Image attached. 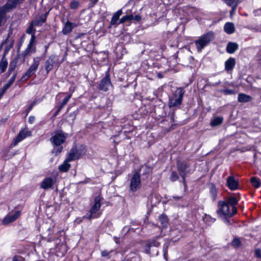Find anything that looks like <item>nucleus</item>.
I'll list each match as a JSON object with an SVG mask.
<instances>
[{
    "label": "nucleus",
    "instance_id": "f257e3e1",
    "mask_svg": "<svg viewBox=\"0 0 261 261\" xmlns=\"http://www.w3.org/2000/svg\"><path fill=\"white\" fill-rule=\"evenodd\" d=\"M237 202L238 200L236 197H229L227 201H219L217 214L222 218L232 217L237 213V208L234 205Z\"/></svg>",
    "mask_w": 261,
    "mask_h": 261
},
{
    "label": "nucleus",
    "instance_id": "f03ea898",
    "mask_svg": "<svg viewBox=\"0 0 261 261\" xmlns=\"http://www.w3.org/2000/svg\"><path fill=\"white\" fill-rule=\"evenodd\" d=\"M214 38V33L212 32H208L200 37L195 42L198 51H201L202 49L208 45L210 42L213 40Z\"/></svg>",
    "mask_w": 261,
    "mask_h": 261
},
{
    "label": "nucleus",
    "instance_id": "7ed1b4c3",
    "mask_svg": "<svg viewBox=\"0 0 261 261\" xmlns=\"http://www.w3.org/2000/svg\"><path fill=\"white\" fill-rule=\"evenodd\" d=\"M185 92V90L182 88H177L173 96L170 98L169 106L173 107L180 106L182 102Z\"/></svg>",
    "mask_w": 261,
    "mask_h": 261
},
{
    "label": "nucleus",
    "instance_id": "20e7f679",
    "mask_svg": "<svg viewBox=\"0 0 261 261\" xmlns=\"http://www.w3.org/2000/svg\"><path fill=\"white\" fill-rule=\"evenodd\" d=\"M67 135L62 130H58L55 132V135L50 138V140L54 146H60L65 142Z\"/></svg>",
    "mask_w": 261,
    "mask_h": 261
},
{
    "label": "nucleus",
    "instance_id": "39448f33",
    "mask_svg": "<svg viewBox=\"0 0 261 261\" xmlns=\"http://www.w3.org/2000/svg\"><path fill=\"white\" fill-rule=\"evenodd\" d=\"M40 58L39 57L35 58L33 60V63L30 66L24 75L21 78L22 80L26 81L31 76H32L37 70L40 64Z\"/></svg>",
    "mask_w": 261,
    "mask_h": 261
},
{
    "label": "nucleus",
    "instance_id": "423d86ee",
    "mask_svg": "<svg viewBox=\"0 0 261 261\" xmlns=\"http://www.w3.org/2000/svg\"><path fill=\"white\" fill-rule=\"evenodd\" d=\"M189 165L185 161H178L177 163V167L180 176L183 179V183L186 187L185 177L186 175L189 173L190 170Z\"/></svg>",
    "mask_w": 261,
    "mask_h": 261
},
{
    "label": "nucleus",
    "instance_id": "0eeeda50",
    "mask_svg": "<svg viewBox=\"0 0 261 261\" xmlns=\"http://www.w3.org/2000/svg\"><path fill=\"white\" fill-rule=\"evenodd\" d=\"M60 64V63H59V57L54 55H51L46 60L44 63V67L46 73L48 74V72L52 70L54 65L59 66Z\"/></svg>",
    "mask_w": 261,
    "mask_h": 261
},
{
    "label": "nucleus",
    "instance_id": "6e6552de",
    "mask_svg": "<svg viewBox=\"0 0 261 261\" xmlns=\"http://www.w3.org/2000/svg\"><path fill=\"white\" fill-rule=\"evenodd\" d=\"M86 151L85 148L81 146L79 148L72 149L68 154L67 161H74L79 159L81 156L85 154Z\"/></svg>",
    "mask_w": 261,
    "mask_h": 261
},
{
    "label": "nucleus",
    "instance_id": "1a4fd4ad",
    "mask_svg": "<svg viewBox=\"0 0 261 261\" xmlns=\"http://www.w3.org/2000/svg\"><path fill=\"white\" fill-rule=\"evenodd\" d=\"M140 186V175L138 172H135L130 180V189L133 191H136Z\"/></svg>",
    "mask_w": 261,
    "mask_h": 261
},
{
    "label": "nucleus",
    "instance_id": "9d476101",
    "mask_svg": "<svg viewBox=\"0 0 261 261\" xmlns=\"http://www.w3.org/2000/svg\"><path fill=\"white\" fill-rule=\"evenodd\" d=\"M112 85L110 79L109 73H107L106 76L100 81L99 84V90L103 91H107L109 88L112 87Z\"/></svg>",
    "mask_w": 261,
    "mask_h": 261
},
{
    "label": "nucleus",
    "instance_id": "9b49d317",
    "mask_svg": "<svg viewBox=\"0 0 261 261\" xmlns=\"http://www.w3.org/2000/svg\"><path fill=\"white\" fill-rule=\"evenodd\" d=\"M24 0H8L7 3L2 7L3 10L5 12V14L10 10L16 7L18 4H21Z\"/></svg>",
    "mask_w": 261,
    "mask_h": 261
},
{
    "label": "nucleus",
    "instance_id": "f8f14e48",
    "mask_svg": "<svg viewBox=\"0 0 261 261\" xmlns=\"http://www.w3.org/2000/svg\"><path fill=\"white\" fill-rule=\"evenodd\" d=\"M101 198L100 197H96L95 199V203L93 205L92 208L90 210V214L88 217L89 219L97 217V216H93V215L96 214V213L99 210L100 207V201Z\"/></svg>",
    "mask_w": 261,
    "mask_h": 261
},
{
    "label": "nucleus",
    "instance_id": "ddd939ff",
    "mask_svg": "<svg viewBox=\"0 0 261 261\" xmlns=\"http://www.w3.org/2000/svg\"><path fill=\"white\" fill-rule=\"evenodd\" d=\"M20 215V211L15 212L13 215H8L3 220V224L4 225L8 224L15 221Z\"/></svg>",
    "mask_w": 261,
    "mask_h": 261
},
{
    "label": "nucleus",
    "instance_id": "4468645a",
    "mask_svg": "<svg viewBox=\"0 0 261 261\" xmlns=\"http://www.w3.org/2000/svg\"><path fill=\"white\" fill-rule=\"evenodd\" d=\"M135 7H133L131 9H127L126 11V15L123 16L120 19L119 23H122L126 21H129L133 19V14L136 13V11H134Z\"/></svg>",
    "mask_w": 261,
    "mask_h": 261
},
{
    "label": "nucleus",
    "instance_id": "2eb2a0df",
    "mask_svg": "<svg viewBox=\"0 0 261 261\" xmlns=\"http://www.w3.org/2000/svg\"><path fill=\"white\" fill-rule=\"evenodd\" d=\"M227 185L231 190H234L238 187V182L233 176H229L227 179Z\"/></svg>",
    "mask_w": 261,
    "mask_h": 261
},
{
    "label": "nucleus",
    "instance_id": "dca6fc26",
    "mask_svg": "<svg viewBox=\"0 0 261 261\" xmlns=\"http://www.w3.org/2000/svg\"><path fill=\"white\" fill-rule=\"evenodd\" d=\"M28 132L24 130H21L17 136L14 139L12 145H16L19 142L24 139L27 136Z\"/></svg>",
    "mask_w": 261,
    "mask_h": 261
},
{
    "label": "nucleus",
    "instance_id": "f3484780",
    "mask_svg": "<svg viewBox=\"0 0 261 261\" xmlns=\"http://www.w3.org/2000/svg\"><path fill=\"white\" fill-rule=\"evenodd\" d=\"M75 27V24L69 21H67L63 29L62 33L64 35H67L72 32V29Z\"/></svg>",
    "mask_w": 261,
    "mask_h": 261
},
{
    "label": "nucleus",
    "instance_id": "a211bd4d",
    "mask_svg": "<svg viewBox=\"0 0 261 261\" xmlns=\"http://www.w3.org/2000/svg\"><path fill=\"white\" fill-rule=\"evenodd\" d=\"M236 64V60L234 58H230L225 63V69L226 71H229L232 70Z\"/></svg>",
    "mask_w": 261,
    "mask_h": 261
},
{
    "label": "nucleus",
    "instance_id": "6ab92c4d",
    "mask_svg": "<svg viewBox=\"0 0 261 261\" xmlns=\"http://www.w3.org/2000/svg\"><path fill=\"white\" fill-rule=\"evenodd\" d=\"M54 183L53 179L50 177L46 178L41 183V187L46 189L50 188Z\"/></svg>",
    "mask_w": 261,
    "mask_h": 261
},
{
    "label": "nucleus",
    "instance_id": "aec40b11",
    "mask_svg": "<svg viewBox=\"0 0 261 261\" xmlns=\"http://www.w3.org/2000/svg\"><path fill=\"white\" fill-rule=\"evenodd\" d=\"M8 63L7 59L5 55H3L1 61H0V73H2L5 72L8 67Z\"/></svg>",
    "mask_w": 261,
    "mask_h": 261
},
{
    "label": "nucleus",
    "instance_id": "412c9836",
    "mask_svg": "<svg viewBox=\"0 0 261 261\" xmlns=\"http://www.w3.org/2000/svg\"><path fill=\"white\" fill-rule=\"evenodd\" d=\"M224 30L228 34H232L235 31L234 25L232 22H227L224 25Z\"/></svg>",
    "mask_w": 261,
    "mask_h": 261
},
{
    "label": "nucleus",
    "instance_id": "4be33fe9",
    "mask_svg": "<svg viewBox=\"0 0 261 261\" xmlns=\"http://www.w3.org/2000/svg\"><path fill=\"white\" fill-rule=\"evenodd\" d=\"M238 48V45L236 43L229 42L226 46V51L229 54H233Z\"/></svg>",
    "mask_w": 261,
    "mask_h": 261
},
{
    "label": "nucleus",
    "instance_id": "5701e85b",
    "mask_svg": "<svg viewBox=\"0 0 261 261\" xmlns=\"http://www.w3.org/2000/svg\"><path fill=\"white\" fill-rule=\"evenodd\" d=\"M252 98L251 96L244 93H240L238 95V100L240 102L245 103L249 102L252 100Z\"/></svg>",
    "mask_w": 261,
    "mask_h": 261
},
{
    "label": "nucleus",
    "instance_id": "b1692460",
    "mask_svg": "<svg viewBox=\"0 0 261 261\" xmlns=\"http://www.w3.org/2000/svg\"><path fill=\"white\" fill-rule=\"evenodd\" d=\"M160 242L157 241L156 240H153L152 241L147 242V245L146 246L145 251L147 253H150V248L151 247H158L160 246Z\"/></svg>",
    "mask_w": 261,
    "mask_h": 261
},
{
    "label": "nucleus",
    "instance_id": "393cba45",
    "mask_svg": "<svg viewBox=\"0 0 261 261\" xmlns=\"http://www.w3.org/2000/svg\"><path fill=\"white\" fill-rule=\"evenodd\" d=\"M46 20V15L44 16H41L39 17L36 18L34 20H33L32 22L35 26H41L44 23Z\"/></svg>",
    "mask_w": 261,
    "mask_h": 261
},
{
    "label": "nucleus",
    "instance_id": "a878e982",
    "mask_svg": "<svg viewBox=\"0 0 261 261\" xmlns=\"http://www.w3.org/2000/svg\"><path fill=\"white\" fill-rule=\"evenodd\" d=\"M36 51V49L35 47H31L30 46L28 45L27 48L22 53V55L23 57V61L25 60V58L30 55L31 54L35 53Z\"/></svg>",
    "mask_w": 261,
    "mask_h": 261
},
{
    "label": "nucleus",
    "instance_id": "bb28decb",
    "mask_svg": "<svg viewBox=\"0 0 261 261\" xmlns=\"http://www.w3.org/2000/svg\"><path fill=\"white\" fill-rule=\"evenodd\" d=\"M223 118L220 117L214 118L211 122L210 124L213 127L220 125L223 122Z\"/></svg>",
    "mask_w": 261,
    "mask_h": 261
},
{
    "label": "nucleus",
    "instance_id": "cd10ccee",
    "mask_svg": "<svg viewBox=\"0 0 261 261\" xmlns=\"http://www.w3.org/2000/svg\"><path fill=\"white\" fill-rule=\"evenodd\" d=\"M122 10H119L117 11L113 16L111 21V25H115L116 24L117 21L119 19V17L122 14Z\"/></svg>",
    "mask_w": 261,
    "mask_h": 261
},
{
    "label": "nucleus",
    "instance_id": "c85d7f7f",
    "mask_svg": "<svg viewBox=\"0 0 261 261\" xmlns=\"http://www.w3.org/2000/svg\"><path fill=\"white\" fill-rule=\"evenodd\" d=\"M70 161H67L66 159L64 162L59 166V169L60 171L62 172L68 171L70 167V165L68 163V162Z\"/></svg>",
    "mask_w": 261,
    "mask_h": 261
},
{
    "label": "nucleus",
    "instance_id": "c756f323",
    "mask_svg": "<svg viewBox=\"0 0 261 261\" xmlns=\"http://www.w3.org/2000/svg\"><path fill=\"white\" fill-rule=\"evenodd\" d=\"M159 221L161 222L163 228H165L167 226L168 223V219L166 215L163 214H162L159 217Z\"/></svg>",
    "mask_w": 261,
    "mask_h": 261
},
{
    "label": "nucleus",
    "instance_id": "7c9ffc66",
    "mask_svg": "<svg viewBox=\"0 0 261 261\" xmlns=\"http://www.w3.org/2000/svg\"><path fill=\"white\" fill-rule=\"evenodd\" d=\"M250 181L252 186L255 188H258L260 186L261 182L260 180L255 177H251Z\"/></svg>",
    "mask_w": 261,
    "mask_h": 261
},
{
    "label": "nucleus",
    "instance_id": "2f4dec72",
    "mask_svg": "<svg viewBox=\"0 0 261 261\" xmlns=\"http://www.w3.org/2000/svg\"><path fill=\"white\" fill-rule=\"evenodd\" d=\"M17 62L16 61H13L10 64V66L8 71V76H10L11 73L14 71L16 66Z\"/></svg>",
    "mask_w": 261,
    "mask_h": 261
},
{
    "label": "nucleus",
    "instance_id": "473e14b6",
    "mask_svg": "<svg viewBox=\"0 0 261 261\" xmlns=\"http://www.w3.org/2000/svg\"><path fill=\"white\" fill-rule=\"evenodd\" d=\"M34 26H35L33 23L31 22L28 28L27 29L26 33L29 34H35V29H34Z\"/></svg>",
    "mask_w": 261,
    "mask_h": 261
},
{
    "label": "nucleus",
    "instance_id": "72a5a7b5",
    "mask_svg": "<svg viewBox=\"0 0 261 261\" xmlns=\"http://www.w3.org/2000/svg\"><path fill=\"white\" fill-rule=\"evenodd\" d=\"M63 149V147L60 146H56L53 149V153L55 154V155H58L59 153H60Z\"/></svg>",
    "mask_w": 261,
    "mask_h": 261
},
{
    "label": "nucleus",
    "instance_id": "f704fd0d",
    "mask_svg": "<svg viewBox=\"0 0 261 261\" xmlns=\"http://www.w3.org/2000/svg\"><path fill=\"white\" fill-rule=\"evenodd\" d=\"M241 242L239 238H234L232 242V245L235 248H238L241 246Z\"/></svg>",
    "mask_w": 261,
    "mask_h": 261
},
{
    "label": "nucleus",
    "instance_id": "c9c22d12",
    "mask_svg": "<svg viewBox=\"0 0 261 261\" xmlns=\"http://www.w3.org/2000/svg\"><path fill=\"white\" fill-rule=\"evenodd\" d=\"M179 177L177 173L175 171H173L170 175V180L172 181H175L178 179Z\"/></svg>",
    "mask_w": 261,
    "mask_h": 261
},
{
    "label": "nucleus",
    "instance_id": "e433bc0d",
    "mask_svg": "<svg viewBox=\"0 0 261 261\" xmlns=\"http://www.w3.org/2000/svg\"><path fill=\"white\" fill-rule=\"evenodd\" d=\"M79 6V3L76 1H72L71 2L70 6L71 9H76Z\"/></svg>",
    "mask_w": 261,
    "mask_h": 261
},
{
    "label": "nucleus",
    "instance_id": "4c0bfd02",
    "mask_svg": "<svg viewBox=\"0 0 261 261\" xmlns=\"http://www.w3.org/2000/svg\"><path fill=\"white\" fill-rule=\"evenodd\" d=\"M5 14V12L3 10V9L0 8V27L2 25V23Z\"/></svg>",
    "mask_w": 261,
    "mask_h": 261
},
{
    "label": "nucleus",
    "instance_id": "58836bf2",
    "mask_svg": "<svg viewBox=\"0 0 261 261\" xmlns=\"http://www.w3.org/2000/svg\"><path fill=\"white\" fill-rule=\"evenodd\" d=\"M223 92L225 95H231L235 94L234 91L231 89H225L223 90Z\"/></svg>",
    "mask_w": 261,
    "mask_h": 261
},
{
    "label": "nucleus",
    "instance_id": "ea45409f",
    "mask_svg": "<svg viewBox=\"0 0 261 261\" xmlns=\"http://www.w3.org/2000/svg\"><path fill=\"white\" fill-rule=\"evenodd\" d=\"M71 96V95L70 94H69L67 96H66L62 100L61 103V104H62V106H65L67 103Z\"/></svg>",
    "mask_w": 261,
    "mask_h": 261
},
{
    "label": "nucleus",
    "instance_id": "a19ab883",
    "mask_svg": "<svg viewBox=\"0 0 261 261\" xmlns=\"http://www.w3.org/2000/svg\"><path fill=\"white\" fill-rule=\"evenodd\" d=\"M35 39H36V37H35V34H32V35H31V39L30 41V42H29L28 45L30 46L31 47H33L35 41Z\"/></svg>",
    "mask_w": 261,
    "mask_h": 261
},
{
    "label": "nucleus",
    "instance_id": "79ce46f5",
    "mask_svg": "<svg viewBox=\"0 0 261 261\" xmlns=\"http://www.w3.org/2000/svg\"><path fill=\"white\" fill-rule=\"evenodd\" d=\"M210 192L212 195L216 194V189L214 187L213 184H210Z\"/></svg>",
    "mask_w": 261,
    "mask_h": 261
},
{
    "label": "nucleus",
    "instance_id": "37998d69",
    "mask_svg": "<svg viewBox=\"0 0 261 261\" xmlns=\"http://www.w3.org/2000/svg\"><path fill=\"white\" fill-rule=\"evenodd\" d=\"M12 46H13V44H12V43H11L10 45H7L5 47L4 53L3 54V55H5V57H6V55L8 53V52L9 51L10 49L12 47Z\"/></svg>",
    "mask_w": 261,
    "mask_h": 261
},
{
    "label": "nucleus",
    "instance_id": "c03bdc74",
    "mask_svg": "<svg viewBox=\"0 0 261 261\" xmlns=\"http://www.w3.org/2000/svg\"><path fill=\"white\" fill-rule=\"evenodd\" d=\"M76 116V112L74 111V112H73L72 113H70L69 114L68 117L69 118H70V120L73 121L75 119ZM69 120H70V119H69Z\"/></svg>",
    "mask_w": 261,
    "mask_h": 261
},
{
    "label": "nucleus",
    "instance_id": "a18cd8bd",
    "mask_svg": "<svg viewBox=\"0 0 261 261\" xmlns=\"http://www.w3.org/2000/svg\"><path fill=\"white\" fill-rule=\"evenodd\" d=\"M224 1L227 5H232L236 3L239 2V0H224Z\"/></svg>",
    "mask_w": 261,
    "mask_h": 261
},
{
    "label": "nucleus",
    "instance_id": "49530a36",
    "mask_svg": "<svg viewBox=\"0 0 261 261\" xmlns=\"http://www.w3.org/2000/svg\"><path fill=\"white\" fill-rule=\"evenodd\" d=\"M16 75H17V73L15 72L14 73V74L13 75V76L9 80L8 83L10 84L11 85H12V84L14 83V82L16 79Z\"/></svg>",
    "mask_w": 261,
    "mask_h": 261
},
{
    "label": "nucleus",
    "instance_id": "de8ad7c7",
    "mask_svg": "<svg viewBox=\"0 0 261 261\" xmlns=\"http://www.w3.org/2000/svg\"><path fill=\"white\" fill-rule=\"evenodd\" d=\"M255 256L257 258H261V250L259 248L255 249L254 251Z\"/></svg>",
    "mask_w": 261,
    "mask_h": 261
},
{
    "label": "nucleus",
    "instance_id": "09e8293b",
    "mask_svg": "<svg viewBox=\"0 0 261 261\" xmlns=\"http://www.w3.org/2000/svg\"><path fill=\"white\" fill-rule=\"evenodd\" d=\"M239 3H236L232 5H228L229 6L232 7V9L230 11V13L232 14L234 11H236Z\"/></svg>",
    "mask_w": 261,
    "mask_h": 261
},
{
    "label": "nucleus",
    "instance_id": "8fccbe9b",
    "mask_svg": "<svg viewBox=\"0 0 261 261\" xmlns=\"http://www.w3.org/2000/svg\"><path fill=\"white\" fill-rule=\"evenodd\" d=\"M133 20H134L137 22H139L141 20V16L139 15H136L135 16H133Z\"/></svg>",
    "mask_w": 261,
    "mask_h": 261
},
{
    "label": "nucleus",
    "instance_id": "3c124183",
    "mask_svg": "<svg viewBox=\"0 0 261 261\" xmlns=\"http://www.w3.org/2000/svg\"><path fill=\"white\" fill-rule=\"evenodd\" d=\"M6 90L4 89L3 87L0 89V99L2 98L4 94L5 93Z\"/></svg>",
    "mask_w": 261,
    "mask_h": 261
},
{
    "label": "nucleus",
    "instance_id": "603ef678",
    "mask_svg": "<svg viewBox=\"0 0 261 261\" xmlns=\"http://www.w3.org/2000/svg\"><path fill=\"white\" fill-rule=\"evenodd\" d=\"M13 261H22V258L21 256H15L13 258Z\"/></svg>",
    "mask_w": 261,
    "mask_h": 261
},
{
    "label": "nucleus",
    "instance_id": "864d4df0",
    "mask_svg": "<svg viewBox=\"0 0 261 261\" xmlns=\"http://www.w3.org/2000/svg\"><path fill=\"white\" fill-rule=\"evenodd\" d=\"M12 85L10 84L7 83L3 87V88L7 91V90Z\"/></svg>",
    "mask_w": 261,
    "mask_h": 261
},
{
    "label": "nucleus",
    "instance_id": "5fc2aeb1",
    "mask_svg": "<svg viewBox=\"0 0 261 261\" xmlns=\"http://www.w3.org/2000/svg\"><path fill=\"white\" fill-rule=\"evenodd\" d=\"M12 85L10 84L7 83L3 87V88L7 91V90Z\"/></svg>",
    "mask_w": 261,
    "mask_h": 261
},
{
    "label": "nucleus",
    "instance_id": "6e6d98bb",
    "mask_svg": "<svg viewBox=\"0 0 261 261\" xmlns=\"http://www.w3.org/2000/svg\"><path fill=\"white\" fill-rule=\"evenodd\" d=\"M109 255V252L107 251H103L101 252V255L103 257L108 256Z\"/></svg>",
    "mask_w": 261,
    "mask_h": 261
},
{
    "label": "nucleus",
    "instance_id": "4d7b16f0",
    "mask_svg": "<svg viewBox=\"0 0 261 261\" xmlns=\"http://www.w3.org/2000/svg\"><path fill=\"white\" fill-rule=\"evenodd\" d=\"M37 103V101H33L32 103L31 104V105L29 106V109H32L33 107Z\"/></svg>",
    "mask_w": 261,
    "mask_h": 261
},
{
    "label": "nucleus",
    "instance_id": "13d9d810",
    "mask_svg": "<svg viewBox=\"0 0 261 261\" xmlns=\"http://www.w3.org/2000/svg\"><path fill=\"white\" fill-rule=\"evenodd\" d=\"M7 40H8V39H6V40H5V41H3L1 44H0V51H1L2 50V49L4 44H5V43H6Z\"/></svg>",
    "mask_w": 261,
    "mask_h": 261
},
{
    "label": "nucleus",
    "instance_id": "bf43d9fd",
    "mask_svg": "<svg viewBox=\"0 0 261 261\" xmlns=\"http://www.w3.org/2000/svg\"><path fill=\"white\" fill-rule=\"evenodd\" d=\"M35 120V117L34 116H30L29 118V121L31 123H32Z\"/></svg>",
    "mask_w": 261,
    "mask_h": 261
},
{
    "label": "nucleus",
    "instance_id": "052dcab7",
    "mask_svg": "<svg viewBox=\"0 0 261 261\" xmlns=\"http://www.w3.org/2000/svg\"><path fill=\"white\" fill-rule=\"evenodd\" d=\"M220 83H221V81H220V80H219L217 82H216L215 83L211 84V85L212 86H216L220 84Z\"/></svg>",
    "mask_w": 261,
    "mask_h": 261
},
{
    "label": "nucleus",
    "instance_id": "680f3d73",
    "mask_svg": "<svg viewBox=\"0 0 261 261\" xmlns=\"http://www.w3.org/2000/svg\"><path fill=\"white\" fill-rule=\"evenodd\" d=\"M65 106H62V104H60V105L58 107V112H60V111L62 109V108L64 107Z\"/></svg>",
    "mask_w": 261,
    "mask_h": 261
},
{
    "label": "nucleus",
    "instance_id": "e2e57ef3",
    "mask_svg": "<svg viewBox=\"0 0 261 261\" xmlns=\"http://www.w3.org/2000/svg\"><path fill=\"white\" fill-rule=\"evenodd\" d=\"M228 218H224L225 219V221L226 222H227L228 224H230V220L228 219Z\"/></svg>",
    "mask_w": 261,
    "mask_h": 261
},
{
    "label": "nucleus",
    "instance_id": "0e129e2a",
    "mask_svg": "<svg viewBox=\"0 0 261 261\" xmlns=\"http://www.w3.org/2000/svg\"><path fill=\"white\" fill-rule=\"evenodd\" d=\"M59 112H58V110L55 112V115H55V116L59 114Z\"/></svg>",
    "mask_w": 261,
    "mask_h": 261
},
{
    "label": "nucleus",
    "instance_id": "69168bd1",
    "mask_svg": "<svg viewBox=\"0 0 261 261\" xmlns=\"http://www.w3.org/2000/svg\"><path fill=\"white\" fill-rule=\"evenodd\" d=\"M32 109H29V108L27 110V113L28 114Z\"/></svg>",
    "mask_w": 261,
    "mask_h": 261
},
{
    "label": "nucleus",
    "instance_id": "338daca9",
    "mask_svg": "<svg viewBox=\"0 0 261 261\" xmlns=\"http://www.w3.org/2000/svg\"><path fill=\"white\" fill-rule=\"evenodd\" d=\"M115 238L116 239V243H118V239L116 238Z\"/></svg>",
    "mask_w": 261,
    "mask_h": 261
},
{
    "label": "nucleus",
    "instance_id": "774afa93",
    "mask_svg": "<svg viewBox=\"0 0 261 261\" xmlns=\"http://www.w3.org/2000/svg\"><path fill=\"white\" fill-rule=\"evenodd\" d=\"M49 231H51V229L50 228H48V229H47Z\"/></svg>",
    "mask_w": 261,
    "mask_h": 261
}]
</instances>
